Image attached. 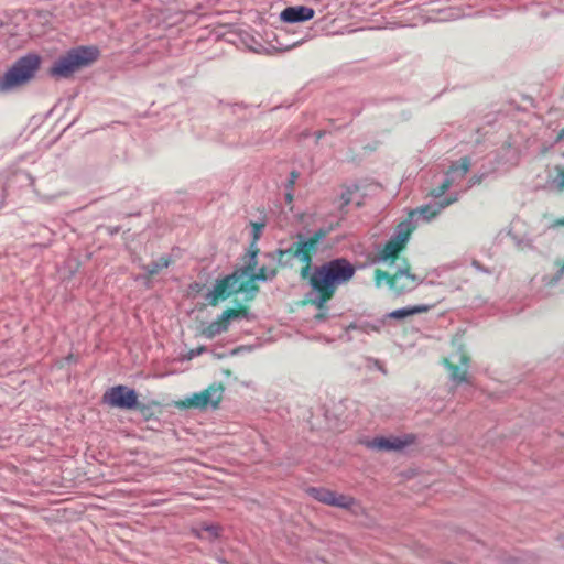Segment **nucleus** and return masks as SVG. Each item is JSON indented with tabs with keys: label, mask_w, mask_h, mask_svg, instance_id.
Returning <instances> with one entry per match:
<instances>
[{
	"label": "nucleus",
	"mask_w": 564,
	"mask_h": 564,
	"mask_svg": "<svg viewBox=\"0 0 564 564\" xmlns=\"http://www.w3.org/2000/svg\"><path fill=\"white\" fill-rule=\"evenodd\" d=\"M356 272V268L345 258L332 259L318 267L311 269L307 276L311 291L307 293V302L322 310L334 297L337 289L349 282Z\"/></svg>",
	"instance_id": "1"
},
{
	"label": "nucleus",
	"mask_w": 564,
	"mask_h": 564,
	"mask_svg": "<svg viewBox=\"0 0 564 564\" xmlns=\"http://www.w3.org/2000/svg\"><path fill=\"white\" fill-rule=\"evenodd\" d=\"M258 252V248H250L248 251L249 261L243 268L236 270L223 279L216 280L213 289L205 296L209 305L216 306L220 301L240 292L258 290L257 286L250 288V276L257 272Z\"/></svg>",
	"instance_id": "2"
},
{
	"label": "nucleus",
	"mask_w": 564,
	"mask_h": 564,
	"mask_svg": "<svg viewBox=\"0 0 564 564\" xmlns=\"http://www.w3.org/2000/svg\"><path fill=\"white\" fill-rule=\"evenodd\" d=\"M98 56L99 51L94 46L72 48L54 62L50 75L55 78H68L79 69L89 66Z\"/></svg>",
	"instance_id": "3"
},
{
	"label": "nucleus",
	"mask_w": 564,
	"mask_h": 564,
	"mask_svg": "<svg viewBox=\"0 0 564 564\" xmlns=\"http://www.w3.org/2000/svg\"><path fill=\"white\" fill-rule=\"evenodd\" d=\"M41 57L29 53L14 62V64L0 76V93L10 91L31 80L40 68Z\"/></svg>",
	"instance_id": "4"
},
{
	"label": "nucleus",
	"mask_w": 564,
	"mask_h": 564,
	"mask_svg": "<svg viewBox=\"0 0 564 564\" xmlns=\"http://www.w3.org/2000/svg\"><path fill=\"white\" fill-rule=\"evenodd\" d=\"M267 257L276 260L279 265L283 268H292L295 260H297L303 263L300 272L301 278L305 280L310 275L313 257L297 235L296 239L289 246L280 247L274 252L268 253Z\"/></svg>",
	"instance_id": "5"
},
{
	"label": "nucleus",
	"mask_w": 564,
	"mask_h": 564,
	"mask_svg": "<svg viewBox=\"0 0 564 564\" xmlns=\"http://www.w3.org/2000/svg\"><path fill=\"white\" fill-rule=\"evenodd\" d=\"M413 231L414 225L410 220H402L390 239L378 248L375 261L395 263L400 260L398 254L405 248Z\"/></svg>",
	"instance_id": "6"
},
{
	"label": "nucleus",
	"mask_w": 564,
	"mask_h": 564,
	"mask_svg": "<svg viewBox=\"0 0 564 564\" xmlns=\"http://www.w3.org/2000/svg\"><path fill=\"white\" fill-rule=\"evenodd\" d=\"M401 264H397V271L393 274L377 270L376 282L377 285L381 284V278H384L387 283L397 293H404L412 291L419 283V279L415 274L410 272V264L405 259H401Z\"/></svg>",
	"instance_id": "7"
},
{
	"label": "nucleus",
	"mask_w": 564,
	"mask_h": 564,
	"mask_svg": "<svg viewBox=\"0 0 564 564\" xmlns=\"http://www.w3.org/2000/svg\"><path fill=\"white\" fill-rule=\"evenodd\" d=\"M224 386L215 382L200 392L193 393L183 401L185 408L198 410L217 409L223 400Z\"/></svg>",
	"instance_id": "8"
},
{
	"label": "nucleus",
	"mask_w": 564,
	"mask_h": 564,
	"mask_svg": "<svg viewBox=\"0 0 564 564\" xmlns=\"http://www.w3.org/2000/svg\"><path fill=\"white\" fill-rule=\"evenodd\" d=\"M102 400L107 405L122 410L137 409L139 405L135 390L122 384L108 389Z\"/></svg>",
	"instance_id": "9"
},
{
	"label": "nucleus",
	"mask_w": 564,
	"mask_h": 564,
	"mask_svg": "<svg viewBox=\"0 0 564 564\" xmlns=\"http://www.w3.org/2000/svg\"><path fill=\"white\" fill-rule=\"evenodd\" d=\"M470 159L468 156H464L460 160L453 162L442 184L432 191V196L435 198L442 197L451 186L466 176L470 169Z\"/></svg>",
	"instance_id": "10"
},
{
	"label": "nucleus",
	"mask_w": 564,
	"mask_h": 564,
	"mask_svg": "<svg viewBox=\"0 0 564 564\" xmlns=\"http://www.w3.org/2000/svg\"><path fill=\"white\" fill-rule=\"evenodd\" d=\"M458 199L457 196L453 198H445L435 204H427L415 209H412L404 220H410L414 225V229L417 227L420 219L423 221H430L434 219L444 208L455 203Z\"/></svg>",
	"instance_id": "11"
},
{
	"label": "nucleus",
	"mask_w": 564,
	"mask_h": 564,
	"mask_svg": "<svg viewBox=\"0 0 564 564\" xmlns=\"http://www.w3.org/2000/svg\"><path fill=\"white\" fill-rule=\"evenodd\" d=\"M242 315L241 311L228 308L221 313L217 321L209 323L203 328L202 335L208 339L216 337L217 335L228 330L229 322L240 318Z\"/></svg>",
	"instance_id": "12"
},
{
	"label": "nucleus",
	"mask_w": 564,
	"mask_h": 564,
	"mask_svg": "<svg viewBox=\"0 0 564 564\" xmlns=\"http://www.w3.org/2000/svg\"><path fill=\"white\" fill-rule=\"evenodd\" d=\"M452 358L458 359V365L451 362L448 359L444 360L445 366L449 370V377L452 381L459 384L463 382L468 383V367H469V357L463 352L456 354L452 356Z\"/></svg>",
	"instance_id": "13"
},
{
	"label": "nucleus",
	"mask_w": 564,
	"mask_h": 564,
	"mask_svg": "<svg viewBox=\"0 0 564 564\" xmlns=\"http://www.w3.org/2000/svg\"><path fill=\"white\" fill-rule=\"evenodd\" d=\"M314 9L306 6L286 7L281 13L280 19L286 23L305 22L314 18Z\"/></svg>",
	"instance_id": "14"
},
{
	"label": "nucleus",
	"mask_w": 564,
	"mask_h": 564,
	"mask_svg": "<svg viewBox=\"0 0 564 564\" xmlns=\"http://www.w3.org/2000/svg\"><path fill=\"white\" fill-rule=\"evenodd\" d=\"M414 437L406 435L404 438L392 436V437H376L371 442L370 446L379 451H400L405 446L412 444Z\"/></svg>",
	"instance_id": "15"
},
{
	"label": "nucleus",
	"mask_w": 564,
	"mask_h": 564,
	"mask_svg": "<svg viewBox=\"0 0 564 564\" xmlns=\"http://www.w3.org/2000/svg\"><path fill=\"white\" fill-rule=\"evenodd\" d=\"M433 307H434V304H431V305L420 304V305H414V306L402 307V308L394 310V311L388 313L384 316V319L388 317L394 318V319H403L405 317H409V316H412L415 314L426 313Z\"/></svg>",
	"instance_id": "16"
},
{
	"label": "nucleus",
	"mask_w": 564,
	"mask_h": 564,
	"mask_svg": "<svg viewBox=\"0 0 564 564\" xmlns=\"http://www.w3.org/2000/svg\"><path fill=\"white\" fill-rule=\"evenodd\" d=\"M384 325V318L377 319L375 322L369 321H358L349 324L346 327V333L348 334L350 330H357L362 334H370V333H379L381 328Z\"/></svg>",
	"instance_id": "17"
},
{
	"label": "nucleus",
	"mask_w": 564,
	"mask_h": 564,
	"mask_svg": "<svg viewBox=\"0 0 564 564\" xmlns=\"http://www.w3.org/2000/svg\"><path fill=\"white\" fill-rule=\"evenodd\" d=\"M297 236L313 257L318 250V243L326 237V231L319 229L308 238L304 237L302 234H297Z\"/></svg>",
	"instance_id": "18"
},
{
	"label": "nucleus",
	"mask_w": 564,
	"mask_h": 564,
	"mask_svg": "<svg viewBox=\"0 0 564 564\" xmlns=\"http://www.w3.org/2000/svg\"><path fill=\"white\" fill-rule=\"evenodd\" d=\"M308 494L317 501L332 506L335 491L326 488L312 487L308 489Z\"/></svg>",
	"instance_id": "19"
},
{
	"label": "nucleus",
	"mask_w": 564,
	"mask_h": 564,
	"mask_svg": "<svg viewBox=\"0 0 564 564\" xmlns=\"http://www.w3.org/2000/svg\"><path fill=\"white\" fill-rule=\"evenodd\" d=\"M276 275V269L261 267L254 274L250 276V284L254 281H268L272 280ZM253 285H250L252 288Z\"/></svg>",
	"instance_id": "20"
},
{
	"label": "nucleus",
	"mask_w": 564,
	"mask_h": 564,
	"mask_svg": "<svg viewBox=\"0 0 564 564\" xmlns=\"http://www.w3.org/2000/svg\"><path fill=\"white\" fill-rule=\"evenodd\" d=\"M170 265V260L165 257H161L159 260L152 261L149 264L142 265V269L149 275L158 274L162 269L167 268Z\"/></svg>",
	"instance_id": "21"
},
{
	"label": "nucleus",
	"mask_w": 564,
	"mask_h": 564,
	"mask_svg": "<svg viewBox=\"0 0 564 564\" xmlns=\"http://www.w3.org/2000/svg\"><path fill=\"white\" fill-rule=\"evenodd\" d=\"M355 503L356 500L352 497L335 492L332 506L343 509H350Z\"/></svg>",
	"instance_id": "22"
},
{
	"label": "nucleus",
	"mask_w": 564,
	"mask_h": 564,
	"mask_svg": "<svg viewBox=\"0 0 564 564\" xmlns=\"http://www.w3.org/2000/svg\"><path fill=\"white\" fill-rule=\"evenodd\" d=\"M557 269V272L553 275L544 276V282L546 285L552 286L555 285L561 279L564 278V260H557L555 262Z\"/></svg>",
	"instance_id": "23"
},
{
	"label": "nucleus",
	"mask_w": 564,
	"mask_h": 564,
	"mask_svg": "<svg viewBox=\"0 0 564 564\" xmlns=\"http://www.w3.org/2000/svg\"><path fill=\"white\" fill-rule=\"evenodd\" d=\"M557 269V272L553 275L544 276V282L546 285L552 286L555 285L561 279L564 278V260H557L555 262Z\"/></svg>",
	"instance_id": "24"
},
{
	"label": "nucleus",
	"mask_w": 564,
	"mask_h": 564,
	"mask_svg": "<svg viewBox=\"0 0 564 564\" xmlns=\"http://www.w3.org/2000/svg\"><path fill=\"white\" fill-rule=\"evenodd\" d=\"M264 226H265L264 223H251L252 241H251L250 248H258L257 242L262 235Z\"/></svg>",
	"instance_id": "25"
},
{
	"label": "nucleus",
	"mask_w": 564,
	"mask_h": 564,
	"mask_svg": "<svg viewBox=\"0 0 564 564\" xmlns=\"http://www.w3.org/2000/svg\"><path fill=\"white\" fill-rule=\"evenodd\" d=\"M553 184L556 189L564 191V171H561L553 180Z\"/></svg>",
	"instance_id": "26"
},
{
	"label": "nucleus",
	"mask_w": 564,
	"mask_h": 564,
	"mask_svg": "<svg viewBox=\"0 0 564 564\" xmlns=\"http://www.w3.org/2000/svg\"><path fill=\"white\" fill-rule=\"evenodd\" d=\"M321 312L317 313L314 318L318 322H322V321H325L327 318V312H326V306L322 310H319Z\"/></svg>",
	"instance_id": "27"
},
{
	"label": "nucleus",
	"mask_w": 564,
	"mask_h": 564,
	"mask_svg": "<svg viewBox=\"0 0 564 564\" xmlns=\"http://www.w3.org/2000/svg\"><path fill=\"white\" fill-rule=\"evenodd\" d=\"M204 351H206V347L202 346V347H198L196 349H193L191 350L189 352V358H193V357H196V356H199L200 354H203Z\"/></svg>",
	"instance_id": "28"
},
{
	"label": "nucleus",
	"mask_w": 564,
	"mask_h": 564,
	"mask_svg": "<svg viewBox=\"0 0 564 564\" xmlns=\"http://www.w3.org/2000/svg\"><path fill=\"white\" fill-rule=\"evenodd\" d=\"M6 195L7 194L4 187L0 186V208L4 206Z\"/></svg>",
	"instance_id": "29"
},
{
	"label": "nucleus",
	"mask_w": 564,
	"mask_h": 564,
	"mask_svg": "<svg viewBox=\"0 0 564 564\" xmlns=\"http://www.w3.org/2000/svg\"><path fill=\"white\" fill-rule=\"evenodd\" d=\"M206 531H208L213 536H217L218 535V528L217 527H206L205 529Z\"/></svg>",
	"instance_id": "30"
},
{
	"label": "nucleus",
	"mask_w": 564,
	"mask_h": 564,
	"mask_svg": "<svg viewBox=\"0 0 564 564\" xmlns=\"http://www.w3.org/2000/svg\"><path fill=\"white\" fill-rule=\"evenodd\" d=\"M296 177H297V173H296V172H292V173H291V180H290L291 184H293V183H294V181H295V178H296Z\"/></svg>",
	"instance_id": "31"
},
{
	"label": "nucleus",
	"mask_w": 564,
	"mask_h": 564,
	"mask_svg": "<svg viewBox=\"0 0 564 564\" xmlns=\"http://www.w3.org/2000/svg\"><path fill=\"white\" fill-rule=\"evenodd\" d=\"M562 138H564V129H563V130H561V132H560V134H558V138H557V139H562Z\"/></svg>",
	"instance_id": "32"
},
{
	"label": "nucleus",
	"mask_w": 564,
	"mask_h": 564,
	"mask_svg": "<svg viewBox=\"0 0 564 564\" xmlns=\"http://www.w3.org/2000/svg\"><path fill=\"white\" fill-rule=\"evenodd\" d=\"M557 224L564 225V220H558Z\"/></svg>",
	"instance_id": "33"
}]
</instances>
